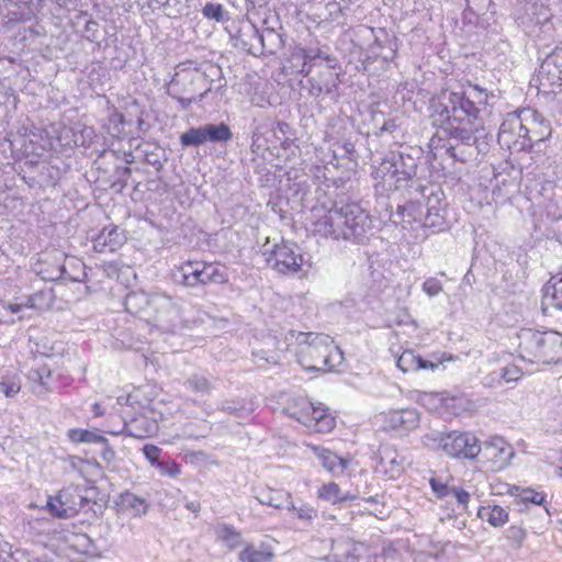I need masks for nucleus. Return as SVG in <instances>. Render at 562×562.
Segmentation results:
<instances>
[{
    "label": "nucleus",
    "mask_w": 562,
    "mask_h": 562,
    "mask_svg": "<svg viewBox=\"0 0 562 562\" xmlns=\"http://www.w3.org/2000/svg\"><path fill=\"white\" fill-rule=\"evenodd\" d=\"M494 93L468 81L458 88L447 90L435 108L440 124H479L492 113L490 100Z\"/></svg>",
    "instance_id": "obj_1"
},
{
    "label": "nucleus",
    "mask_w": 562,
    "mask_h": 562,
    "mask_svg": "<svg viewBox=\"0 0 562 562\" xmlns=\"http://www.w3.org/2000/svg\"><path fill=\"white\" fill-rule=\"evenodd\" d=\"M313 232L334 239L361 243L373 234L375 220L356 202L341 206L334 205L328 211L313 209Z\"/></svg>",
    "instance_id": "obj_2"
},
{
    "label": "nucleus",
    "mask_w": 562,
    "mask_h": 562,
    "mask_svg": "<svg viewBox=\"0 0 562 562\" xmlns=\"http://www.w3.org/2000/svg\"><path fill=\"white\" fill-rule=\"evenodd\" d=\"M417 159L404 153H391L372 172L374 186L381 192L415 189L419 182Z\"/></svg>",
    "instance_id": "obj_3"
},
{
    "label": "nucleus",
    "mask_w": 562,
    "mask_h": 562,
    "mask_svg": "<svg viewBox=\"0 0 562 562\" xmlns=\"http://www.w3.org/2000/svg\"><path fill=\"white\" fill-rule=\"evenodd\" d=\"M299 361L311 371H336L344 361V353L330 336L308 333L300 345Z\"/></svg>",
    "instance_id": "obj_4"
},
{
    "label": "nucleus",
    "mask_w": 562,
    "mask_h": 562,
    "mask_svg": "<svg viewBox=\"0 0 562 562\" xmlns=\"http://www.w3.org/2000/svg\"><path fill=\"white\" fill-rule=\"evenodd\" d=\"M519 356L530 363H551L562 359V334L549 330L538 331L530 328L518 334Z\"/></svg>",
    "instance_id": "obj_5"
},
{
    "label": "nucleus",
    "mask_w": 562,
    "mask_h": 562,
    "mask_svg": "<svg viewBox=\"0 0 562 562\" xmlns=\"http://www.w3.org/2000/svg\"><path fill=\"white\" fill-rule=\"evenodd\" d=\"M147 323L170 334H177L188 327L181 301L160 292L153 293L151 311Z\"/></svg>",
    "instance_id": "obj_6"
},
{
    "label": "nucleus",
    "mask_w": 562,
    "mask_h": 562,
    "mask_svg": "<svg viewBox=\"0 0 562 562\" xmlns=\"http://www.w3.org/2000/svg\"><path fill=\"white\" fill-rule=\"evenodd\" d=\"M553 13L542 0H528L518 14L517 21L524 32L531 37L551 35L554 30Z\"/></svg>",
    "instance_id": "obj_7"
},
{
    "label": "nucleus",
    "mask_w": 562,
    "mask_h": 562,
    "mask_svg": "<svg viewBox=\"0 0 562 562\" xmlns=\"http://www.w3.org/2000/svg\"><path fill=\"white\" fill-rule=\"evenodd\" d=\"M426 439L437 442L448 456L453 458L474 459L482 451L477 438L470 432H432L427 435Z\"/></svg>",
    "instance_id": "obj_8"
},
{
    "label": "nucleus",
    "mask_w": 562,
    "mask_h": 562,
    "mask_svg": "<svg viewBox=\"0 0 562 562\" xmlns=\"http://www.w3.org/2000/svg\"><path fill=\"white\" fill-rule=\"evenodd\" d=\"M262 255L267 263L282 274L295 273L303 265V257L296 244L282 240L269 247V241L263 245Z\"/></svg>",
    "instance_id": "obj_9"
},
{
    "label": "nucleus",
    "mask_w": 562,
    "mask_h": 562,
    "mask_svg": "<svg viewBox=\"0 0 562 562\" xmlns=\"http://www.w3.org/2000/svg\"><path fill=\"white\" fill-rule=\"evenodd\" d=\"M53 302V294L50 290H41L26 297L21 299V302L0 303V321L13 324L16 319L21 321L25 317L21 314L24 310H44L48 308Z\"/></svg>",
    "instance_id": "obj_10"
},
{
    "label": "nucleus",
    "mask_w": 562,
    "mask_h": 562,
    "mask_svg": "<svg viewBox=\"0 0 562 562\" xmlns=\"http://www.w3.org/2000/svg\"><path fill=\"white\" fill-rule=\"evenodd\" d=\"M233 137L231 128L225 123L204 124L200 127H191L180 136L183 147H198L211 143H226Z\"/></svg>",
    "instance_id": "obj_11"
},
{
    "label": "nucleus",
    "mask_w": 562,
    "mask_h": 562,
    "mask_svg": "<svg viewBox=\"0 0 562 562\" xmlns=\"http://www.w3.org/2000/svg\"><path fill=\"white\" fill-rule=\"evenodd\" d=\"M498 143L508 148L521 138V146L526 145V120L525 114L519 112L508 113L502 122L498 131Z\"/></svg>",
    "instance_id": "obj_12"
},
{
    "label": "nucleus",
    "mask_w": 562,
    "mask_h": 562,
    "mask_svg": "<svg viewBox=\"0 0 562 562\" xmlns=\"http://www.w3.org/2000/svg\"><path fill=\"white\" fill-rule=\"evenodd\" d=\"M447 130L451 139L460 142L467 146H476L477 151H482L481 145H486L488 132L485 122L479 124H447Z\"/></svg>",
    "instance_id": "obj_13"
},
{
    "label": "nucleus",
    "mask_w": 562,
    "mask_h": 562,
    "mask_svg": "<svg viewBox=\"0 0 562 562\" xmlns=\"http://www.w3.org/2000/svg\"><path fill=\"white\" fill-rule=\"evenodd\" d=\"M406 192L409 201L405 205H398L396 213L391 214L390 216V220L394 224L403 223L404 228H406L405 224L409 226L414 223L422 224L425 212L419 194H416L414 189H409Z\"/></svg>",
    "instance_id": "obj_14"
},
{
    "label": "nucleus",
    "mask_w": 562,
    "mask_h": 562,
    "mask_svg": "<svg viewBox=\"0 0 562 562\" xmlns=\"http://www.w3.org/2000/svg\"><path fill=\"white\" fill-rule=\"evenodd\" d=\"M521 113L525 114L526 120V140L531 144L550 137V123L538 111L528 108L522 109Z\"/></svg>",
    "instance_id": "obj_15"
},
{
    "label": "nucleus",
    "mask_w": 562,
    "mask_h": 562,
    "mask_svg": "<svg viewBox=\"0 0 562 562\" xmlns=\"http://www.w3.org/2000/svg\"><path fill=\"white\" fill-rule=\"evenodd\" d=\"M49 259H52L53 265L49 268L41 269L40 274L42 276V279L55 281L58 279H65V280H71L76 282H80L82 280L80 274H70L67 271L66 266L64 265V261L66 260V255L58 250H53L49 254L45 255V259L43 260V263H48Z\"/></svg>",
    "instance_id": "obj_16"
},
{
    "label": "nucleus",
    "mask_w": 562,
    "mask_h": 562,
    "mask_svg": "<svg viewBox=\"0 0 562 562\" xmlns=\"http://www.w3.org/2000/svg\"><path fill=\"white\" fill-rule=\"evenodd\" d=\"M308 447L314 452L322 467L335 476L342 474L352 462L351 458L339 457L327 448L314 445H308Z\"/></svg>",
    "instance_id": "obj_17"
},
{
    "label": "nucleus",
    "mask_w": 562,
    "mask_h": 562,
    "mask_svg": "<svg viewBox=\"0 0 562 562\" xmlns=\"http://www.w3.org/2000/svg\"><path fill=\"white\" fill-rule=\"evenodd\" d=\"M419 420V413L415 408L392 409L385 417L389 427L400 434H406L417 428Z\"/></svg>",
    "instance_id": "obj_18"
},
{
    "label": "nucleus",
    "mask_w": 562,
    "mask_h": 562,
    "mask_svg": "<svg viewBox=\"0 0 562 562\" xmlns=\"http://www.w3.org/2000/svg\"><path fill=\"white\" fill-rule=\"evenodd\" d=\"M252 497L261 505L271 506L277 509L286 508L291 504L292 495L284 490H277L270 486H255L251 488Z\"/></svg>",
    "instance_id": "obj_19"
},
{
    "label": "nucleus",
    "mask_w": 562,
    "mask_h": 562,
    "mask_svg": "<svg viewBox=\"0 0 562 562\" xmlns=\"http://www.w3.org/2000/svg\"><path fill=\"white\" fill-rule=\"evenodd\" d=\"M126 240L123 231L116 226L104 227L94 239L93 248L98 252H113Z\"/></svg>",
    "instance_id": "obj_20"
},
{
    "label": "nucleus",
    "mask_w": 562,
    "mask_h": 562,
    "mask_svg": "<svg viewBox=\"0 0 562 562\" xmlns=\"http://www.w3.org/2000/svg\"><path fill=\"white\" fill-rule=\"evenodd\" d=\"M416 194H419L426 211H442L445 205L443 191L434 184H424L419 180L414 189Z\"/></svg>",
    "instance_id": "obj_21"
},
{
    "label": "nucleus",
    "mask_w": 562,
    "mask_h": 562,
    "mask_svg": "<svg viewBox=\"0 0 562 562\" xmlns=\"http://www.w3.org/2000/svg\"><path fill=\"white\" fill-rule=\"evenodd\" d=\"M304 416V426L316 432H328L335 427V418L321 404H313L311 414Z\"/></svg>",
    "instance_id": "obj_22"
},
{
    "label": "nucleus",
    "mask_w": 562,
    "mask_h": 562,
    "mask_svg": "<svg viewBox=\"0 0 562 562\" xmlns=\"http://www.w3.org/2000/svg\"><path fill=\"white\" fill-rule=\"evenodd\" d=\"M151 302L153 293L131 292L126 295L124 305L128 313L137 315L147 322L151 311Z\"/></svg>",
    "instance_id": "obj_23"
},
{
    "label": "nucleus",
    "mask_w": 562,
    "mask_h": 562,
    "mask_svg": "<svg viewBox=\"0 0 562 562\" xmlns=\"http://www.w3.org/2000/svg\"><path fill=\"white\" fill-rule=\"evenodd\" d=\"M396 366L400 370L406 373L424 369L435 370L439 367V363L425 360L413 350H404L397 358Z\"/></svg>",
    "instance_id": "obj_24"
},
{
    "label": "nucleus",
    "mask_w": 562,
    "mask_h": 562,
    "mask_svg": "<svg viewBox=\"0 0 562 562\" xmlns=\"http://www.w3.org/2000/svg\"><path fill=\"white\" fill-rule=\"evenodd\" d=\"M543 310L552 307L562 310V272L552 277L543 288Z\"/></svg>",
    "instance_id": "obj_25"
},
{
    "label": "nucleus",
    "mask_w": 562,
    "mask_h": 562,
    "mask_svg": "<svg viewBox=\"0 0 562 562\" xmlns=\"http://www.w3.org/2000/svg\"><path fill=\"white\" fill-rule=\"evenodd\" d=\"M381 470L391 479L398 476L404 471V458L392 448H384L380 451Z\"/></svg>",
    "instance_id": "obj_26"
},
{
    "label": "nucleus",
    "mask_w": 562,
    "mask_h": 562,
    "mask_svg": "<svg viewBox=\"0 0 562 562\" xmlns=\"http://www.w3.org/2000/svg\"><path fill=\"white\" fill-rule=\"evenodd\" d=\"M294 56H300L303 59L300 72L307 76L311 72L312 65L316 59H323L330 64L335 60L330 55L326 54L318 47H302L299 48Z\"/></svg>",
    "instance_id": "obj_27"
},
{
    "label": "nucleus",
    "mask_w": 562,
    "mask_h": 562,
    "mask_svg": "<svg viewBox=\"0 0 562 562\" xmlns=\"http://www.w3.org/2000/svg\"><path fill=\"white\" fill-rule=\"evenodd\" d=\"M205 262L187 261L179 268L181 282L186 286L194 288L203 282V268Z\"/></svg>",
    "instance_id": "obj_28"
},
{
    "label": "nucleus",
    "mask_w": 562,
    "mask_h": 562,
    "mask_svg": "<svg viewBox=\"0 0 562 562\" xmlns=\"http://www.w3.org/2000/svg\"><path fill=\"white\" fill-rule=\"evenodd\" d=\"M312 407L313 403L308 398L299 396L293 397L288 403L286 407L283 408V411L288 416L295 418L297 422L304 425V416H310L308 414H311Z\"/></svg>",
    "instance_id": "obj_29"
},
{
    "label": "nucleus",
    "mask_w": 562,
    "mask_h": 562,
    "mask_svg": "<svg viewBox=\"0 0 562 562\" xmlns=\"http://www.w3.org/2000/svg\"><path fill=\"white\" fill-rule=\"evenodd\" d=\"M272 558V551L269 547L263 544L258 548L252 544H247L239 552L240 562H270Z\"/></svg>",
    "instance_id": "obj_30"
},
{
    "label": "nucleus",
    "mask_w": 562,
    "mask_h": 562,
    "mask_svg": "<svg viewBox=\"0 0 562 562\" xmlns=\"http://www.w3.org/2000/svg\"><path fill=\"white\" fill-rule=\"evenodd\" d=\"M477 516L493 527H502L508 520V513L498 505H487L479 508Z\"/></svg>",
    "instance_id": "obj_31"
},
{
    "label": "nucleus",
    "mask_w": 562,
    "mask_h": 562,
    "mask_svg": "<svg viewBox=\"0 0 562 562\" xmlns=\"http://www.w3.org/2000/svg\"><path fill=\"white\" fill-rule=\"evenodd\" d=\"M203 268V282L201 285L207 284H225L228 282L227 269L217 263L205 262Z\"/></svg>",
    "instance_id": "obj_32"
},
{
    "label": "nucleus",
    "mask_w": 562,
    "mask_h": 562,
    "mask_svg": "<svg viewBox=\"0 0 562 562\" xmlns=\"http://www.w3.org/2000/svg\"><path fill=\"white\" fill-rule=\"evenodd\" d=\"M120 504L122 508L130 509L134 516L145 515L149 507L145 498L130 492L120 495Z\"/></svg>",
    "instance_id": "obj_33"
},
{
    "label": "nucleus",
    "mask_w": 562,
    "mask_h": 562,
    "mask_svg": "<svg viewBox=\"0 0 562 562\" xmlns=\"http://www.w3.org/2000/svg\"><path fill=\"white\" fill-rule=\"evenodd\" d=\"M217 538L225 543L229 550L243 546L241 533L232 525L222 524L216 528Z\"/></svg>",
    "instance_id": "obj_34"
},
{
    "label": "nucleus",
    "mask_w": 562,
    "mask_h": 562,
    "mask_svg": "<svg viewBox=\"0 0 562 562\" xmlns=\"http://www.w3.org/2000/svg\"><path fill=\"white\" fill-rule=\"evenodd\" d=\"M67 436L74 443H108V439L104 436L87 429H70L68 430Z\"/></svg>",
    "instance_id": "obj_35"
},
{
    "label": "nucleus",
    "mask_w": 562,
    "mask_h": 562,
    "mask_svg": "<svg viewBox=\"0 0 562 562\" xmlns=\"http://www.w3.org/2000/svg\"><path fill=\"white\" fill-rule=\"evenodd\" d=\"M541 72L562 79V47H557L543 61Z\"/></svg>",
    "instance_id": "obj_36"
},
{
    "label": "nucleus",
    "mask_w": 562,
    "mask_h": 562,
    "mask_svg": "<svg viewBox=\"0 0 562 562\" xmlns=\"http://www.w3.org/2000/svg\"><path fill=\"white\" fill-rule=\"evenodd\" d=\"M484 452L493 458H499V460L507 459L513 456L512 449L502 438H494L492 441L485 442Z\"/></svg>",
    "instance_id": "obj_37"
},
{
    "label": "nucleus",
    "mask_w": 562,
    "mask_h": 562,
    "mask_svg": "<svg viewBox=\"0 0 562 562\" xmlns=\"http://www.w3.org/2000/svg\"><path fill=\"white\" fill-rule=\"evenodd\" d=\"M286 509L300 519L305 526H311L313 520L317 516V510L307 504H302L301 506H295L293 501L291 499V504L288 505Z\"/></svg>",
    "instance_id": "obj_38"
},
{
    "label": "nucleus",
    "mask_w": 562,
    "mask_h": 562,
    "mask_svg": "<svg viewBox=\"0 0 562 562\" xmlns=\"http://www.w3.org/2000/svg\"><path fill=\"white\" fill-rule=\"evenodd\" d=\"M248 32L250 33V42H244V47L251 54L256 55L257 52L262 53L265 49V35L259 33V31L255 27L254 24H249L247 26Z\"/></svg>",
    "instance_id": "obj_39"
},
{
    "label": "nucleus",
    "mask_w": 562,
    "mask_h": 562,
    "mask_svg": "<svg viewBox=\"0 0 562 562\" xmlns=\"http://www.w3.org/2000/svg\"><path fill=\"white\" fill-rule=\"evenodd\" d=\"M317 496L321 499L327 501L331 504H339L341 498V490L335 482L323 484L317 492Z\"/></svg>",
    "instance_id": "obj_40"
},
{
    "label": "nucleus",
    "mask_w": 562,
    "mask_h": 562,
    "mask_svg": "<svg viewBox=\"0 0 562 562\" xmlns=\"http://www.w3.org/2000/svg\"><path fill=\"white\" fill-rule=\"evenodd\" d=\"M420 225L431 228L434 232H440L445 229L446 222L441 211H425Z\"/></svg>",
    "instance_id": "obj_41"
},
{
    "label": "nucleus",
    "mask_w": 562,
    "mask_h": 562,
    "mask_svg": "<svg viewBox=\"0 0 562 562\" xmlns=\"http://www.w3.org/2000/svg\"><path fill=\"white\" fill-rule=\"evenodd\" d=\"M186 384L191 391L202 396L210 394L212 390L211 382L206 378L198 374L190 376Z\"/></svg>",
    "instance_id": "obj_42"
},
{
    "label": "nucleus",
    "mask_w": 562,
    "mask_h": 562,
    "mask_svg": "<svg viewBox=\"0 0 562 562\" xmlns=\"http://www.w3.org/2000/svg\"><path fill=\"white\" fill-rule=\"evenodd\" d=\"M63 496V493H59L56 497H49L46 505L50 514L58 518L69 516L70 508L65 506Z\"/></svg>",
    "instance_id": "obj_43"
},
{
    "label": "nucleus",
    "mask_w": 562,
    "mask_h": 562,
    "mask_svg": "<svg viewBox=\"0 0 562 562\" xmlns=\"http://www.w3.org/2000/svg\"><path fill=\"white\" fill-rule=\"evenodd\" d=\"M188 461L195 467H218V462L212 459L206 452L198 450L187 453Z\"/></svg>",
    "instance_id": "obj_44"
},
{
    "label": "nucleus",
    "mask_w": 562,
    "mask_h": 562,
    "mask_svg": "<svg viewBox=\"0 0 562 562\" xmlns=\"http://www.w3.org/2000/svg\"><path fill=\"white\" fill-rule=\"evenodd\" d=\"M204 18L214 20L216 22H223L225 20L224 7L220 3L209 2L202 9Z\"/></svg>",
    "instance_id": "obj_45"
},
{
    "label": "nucleus",
    "mask_w": 562,
    "mask_h": 562,
    "mask_svg": "<svg viewBox=\"0 0 562 562\" xmlns=\"http://www.w3.org/2000/svg\"><path fill=\"white\" fill-rule=\"evenodd\" d=\"M13 2L19 9H22V11L19 13V18L22 20H29L31 19L36 10V7L33 2V0H10Z\"/></svg>",
    "instance_id": "obj_46"
},
{
    "label": "nucleus",
    "mask_w": 562,
    "mask_h": 562,
    "mask_svg": "<svg viewBox=\"0 0 562 562\" xmlns=\"http://www.w3.org/2000/svg\"><path fill=\"white\" fill-rule=\"evenodd\" d=\"M429 485L431 487V491L439 498H445V497L451 495L452 487L448 486L447 483L442 482L438 477H430L429 479Z\"/></svg>",
    "instance_id": "obj_47"
},
{
    "label": "nucleus",
    "mask_w": 562,
    "mask_h": 562,
    "mask_svg": "<svg viewBox=\"0 0 562 562\" xmlns=\"http://www.w3.org/2000/svg\"><path fill=\"white\" fill-rule=\"evenodd\" d=\"M519 497L522 503H531L535 505H542L546 502L544 494L530 488L522 490Z\"/></svg>",
    "instance_id": "obj_48"
},
{
    "label": "nucleus",
    "mask_w": 562,
    "mask_h": 562,
    "mask_svg": "<svg viewBox=\"0 0 562 562\" xmlns=\"http://www.w3.org/2000/svg\"><path fill=\"white\" fill-rule=\"evenodd\" d=\"M162 475L177 477L180 474V465L175 461H159L156 465Z\"/></svg>",
    "instance_id": "obj_49"
},
{
    "label": "nucleus",
    "mask_w": 562,
    "mask_h": 562,
    "mask_svg": "<svg viewBox=\"0 0 562 562\" xmlns=\"http://www.w3.org/2000/svg\"><path fill=\"white\" fill-rule=\"evenodd\" d=\"M423 291L434 297L442 291V284L437 278H428L423 283Z\"/></svg>",
    "instance_id": "obj_50"
},
{
    "label": "nucleus",
    "mask_w": 562,
    "mask_h": 562,
    "mask_svg": "<svg viewBox=\"0 0 562 562\" xmlns=\"http://www.w3.org/2000/svg\"><path fill=\"white\" fill-rule=\"evenodd\" d=\"M143 453L146 458V460L151 464V465H157L159 463V459H160V454H161V449L158 447V446H155V445H145L143 447Z\"/></svg>",
    "instance_id": "obj_51"
},
{
    "label": "nucleus",
    "mask_w": 562,
    "mask_h": 562,
    "mask_svg": "<svg viewBox=\"0 0 562 562\" xmlns=\"http://www.w3.org/2000/svg\"><path fill=\"white\" fill-rule=\"evenodd\" d=\"M83 36L89 42H95L99 38V23L92 19L86 20Z\"/></svg>",
    "instance_id": "obj_52"
},
{
    "label": "nucleus",
    "mask_w": 562,
    "mask_h": 562,
    "mask_svg": "<svg viewBox=\"0 0 562 562\" xmlns=\"http://www.w3.org/2000/svg\"><path fill=\"white\" fill-rule=\"evenodd\" d=\"M506 538L520 546L526 538V531L519 526H512L506 530Z\"/></svg>",
    "instance_id": "obj_53"
},
{
    "label": "nucleus",
    "mask_w": 562,
    "mask_h": 562,
    "mask_svg": "<svg viewBox=\"0 0 562 562\" xmlns=\"http://www.w3.org/2000/svg\"><path fill=\"white\" fill-rule=\"evenodd\" d=\"M520 375H521V372L516 366L505 367V368H502L499 371V376L505 382L517 381L520 378Z\"/></svg>",
    "instance_id": "obj_54"
},
{
    "label": "nucleus",
    "mask_w": 562,
    "mask_h": 562,
    "mask_svg": "<svg viewBox=\"0 0 562 562\" xmlns=\"http://www.w3.org/2000/svg\"><path fill=\"white\" fill-rule=\"evenodd\" d=\"M451 495L457 499L459 505L463 508L467 507L470 499V494L467 491L463 488L452 487Z\"/></svg>",
    "instance_id": "obj_55"
},
{
    "label": "nucleus",
    "mask_w": 562,
    "mask_h": 562,
    "mask_svg": "<svg viewBox=\"0 0 562 562\" xmlns=\"http://www.w3.org/2000/svg\"><path fill=\"white\" fill-rule=\"evenodd\" d=\"M60 10H65L66 12H70L75 10L78 5L79 0H49Z\"/></svg>",
    "instance_id": "obj_56"
},
{
    "label": "nucleus",
    "mask_w": 562,
    "mask_h": 562,
    "mask_svg": "<svg viewBox=\"0 0 562 562\" xmlns=\"http://www.w3.org/2000/svg\"><path fill=\"white\" fill-rule=\"evenodd\" d=\"M0 391L7 396L11 397L19 393L20 386L15 383L8 384L7 382L0 383Z\"/></svg>",
    "instance_id": "obj_57"
},
{
    "label": "nucleus",
    "mask_w": 562,
    "mask_h": 562,
    "mask_svg": "<svg viewBox=\"0 0 562 562\" xmlns=\"http://www.w3.org/2000/svg\"><path fill=\"white\" fill-rule=\"evenodd\" d=\"M186 508L192 513H199L201 509V504L198 501H188L186 502Z\"/></svg>",
    "instance_id": "obj_58"
},
{
    "label": "nucleus",
    "mask_w": 562,
    "mask_h": 562,
    "mask_svg": "<svg viewBox=\"0 0 562 562\" xmlns=\"http://www.w3.org/2000/svg\"><path fill=\"white\" fill-rule=\"evenodd\" d=\"M102 446H103V451H102L103 458L106 460L113 459L115 457V452L109 447V442L106 445H102Z\"/></svg>",
    "instance_id": "obj_59"
},
{
    "label": "nucleus",
    "mask_w": 562,
    "mask_h": 562,
    "mask_svg": "<svg viewBox=\"0 0 562 562\" xmlns=\"http://www.w3.org/2000/svg\"><path fill=\"white\" fill-rule=\"evenodd\" d=\"M356 498H358V495H357V494H350V493H346V494H344V493L341 492L340 503H342V502H347V501H353V499H356Z\"/></svg>",
    "instance_id": "obj_60"
},
{
    "label": "nucleus",
    "mask_w": 562,
    "mask_h": 562,
    "mask_svg": "<svg viewBox=\"0 0 562 562\" xmlns=\"http://www.w3.org/2000/svg\"><path fill=\"white\" fill-rule=\"evenodd\" d=\"M395 128V123L393 121L385 122L382 126V131L392 132Z\"/></svg>",
    "instance_id": "obj_61"
},
{
    "label": "nucleus",
    "mask_w": 562,
    "mask_h": 562,
    "mask_svg": "<svg viewBox=\"0 0 562 562\" xmlns=\"http://www.w3.org/2000/svg\"><path fill=\"white\" fill-rule=\"evenodd\" d=\"M223 409L225 412H227V413H231V414H233V413H235L237 411L236 407L233 406V405H225V406H223Z\"/></svg>",
    "instance_id": "obj_62"
},
{
    "label": "nucleus",
    "mask_w": 562,
    "mask_h": 562,
    "mask_svg": "<svg viewBox=\"0 0 562 562\" xmlns=\"http://www.w3.org/2000/svg\"><path fill=\"white\" fill-rule=\"evenodd\" d=\"M83 134H86L87 136L91 137L93 135V130L92 128H85L82 131Z\"/></svg>",
    "instance_id": "obj_63"
},
{
    "label": "nucleus",
    "mask_w": 562,
    "mask_h": 562,
    "mask_svg": "<svg viewBox=\"0 0 562 562\" xmlns=\"http://www.w3.org/2000/svg\"><path fill=\"white\" fill-rule=\"evenodd\" d=\"M88 12L87 11H80V13L78 14L77 19H83V18H88Z\"/></svg>",
    "instance_id": "obj_64"
}]
</instances>
